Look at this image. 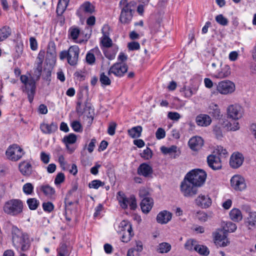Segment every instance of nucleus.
Wrapping results in <instances>:
<instances>
[{
    "label": "nucleus",
    "instance_id": "1",
    "mask_svg": "<svg viewBox=\"0 0 256 256\" xmlns=\"http://www.w3.org/2000/svg\"><path fill=\"white\" fill-rule=\"evenodd\" d=\"M12 243L17 251L26 252L29 250L30 243L28 235L16 226L12 228Z\"/></svg>",
    "mask_w": 256,
    "mask_h": 256
},
{
    "label": "nucleus",
    "instance_id": "2",
    "mask_svg": "<svg viewBox=\"0 0 256 256\" xmlns=\"http://www.w3.org/2000/svg\"><path fill=\"white\" fill-rule=\"evenodd\" d=\"M136 2L134 1L128 2V0H121L120 6L121 8V12L120 16V21L123 24H129L133 17L135 12Z\"/></svg>",
    "mask_w": 256,
    "mask_h": 256
},
{
    "label": "nucleus",
    "instance_id": "3",
    "mask_svg": "<svg viewBox=\"0 0 256 256\" xmlns=\"http://www.w3.org/2000/svg\"><path fill=\"white\" fill-rule=\"evenodd\" d=\"M24 203L20 199H12L6 202L3 206V210L6 214L14 216L22 213Z\"/></svg>",
    "mask_w": 256,
    "mask_h": 256
},
{
    "label": "nucleus",
    "instance_id": "4",
    "mask_svg": "<svg viewBox=\"0 0 256 256\" xmlns=\"http://www.w3.org/2000/svg\"><path fill=\"white\" fill-rule=\"evenodd\" d=\"M20 80L24 84V86L22 87V92L27 94L28 101L32 103L36 94V81L34 78L28 77L26 75H22Z\"/></svg>",
    "mask_w": 256,
    "mask_h": 256
},
{
    "label": "nucleus",
    "instance_id": "5",
    "mask_svg": "<svg viewBox=\"0 0 256 256\" xmlns=\"http://www.w3.org/2000/svg\"><path fill=\"white\" fill-rule=\"evenodd\" d=\"M206 174L201 169H194L190 170L185 176L192 183L197 187L202 186L206 180Z\"/></svg>",
    "mask_w": 256,
    "mask_h": 256
},
{
    "label": "nucleus",
    "instance_id": "6",
    "mask_svg": "<svg viewBox=\"0 0 256 256\" xmlns=\"http://www.w3.org/2000/svg\"><path fill=\"white\" fill-rule=\"evenodd\" d=\"M80 49L78 46L74 45L69 48L68 50L62 51L60 54V58L64 60L66 58L70 66L76 65L78 61Z\"/></svg>",
    "mask_w": 256,
    "mask_h": 256
},
{
    "label": "nucleus",
    "instance_id": "7",
    "mask_svg": "<svg viewBox=\"0 0 256 256\" xmlns=\"http://www.w3.org/2000/svg\"><path fill=\"white\" fill-rule=\"evenodd\" d=\"M198 187L192 183L188 179L184 177L180 186L182 194L184 197L192 198L198 194Z\"/></svg>",
    "mask_w": 256,
    "mask_h": 256
},
{
    "label": "nucleus",
    "instance_id": "8",
    "mask_svg": "<svg viewBox=\"0 0 256 256\" xmlns=\"http://www.w3.org/2000/svg\"><path fill=\"white\" fill-rule=\"evenodd\" d=\"M118 231L122 234V241L124 242L130 241L134 234L132 224L130 222L126 220L120 222Z\"/></svg>",
    "mask_w": 256,
    "mask_h": 256
},
{
    "label": "nucleus",
    "instance_id": "9",
    "mask_svg": "<svg viewBox=\"0 0 256 256\" xmlns=\"http://www.w3.org/2000/svg\"><path fill=\"white\" fill-rule=\"evenodd\" d=\"M8 158L12 161L20 160L24 154L23 150L16 144L10 146L6 151Z\"/></svg>",
    "mask_w": 256,
    "mask_h": 256
},
{
    "label": "nucleus",
    "instance_id": "10",
    "mask_svg": "<svg viewBox=\"0 0 256 256\" xmlns=\"http://www.w3.org/2000/svg\"><path fill=\"white\" fill-rule=\"evenodd\" d=\"M217 90L221 94H232L235 90V84L228 80H222L217 85Z\"/></svg>",
    "mask_w": 256,
    "mask_h": 256
},
{
    "label": "nucleus",
    "instance_id": "11",
    "mask_svg": "<svg viewBox=\"0 0 256 256\" xmlns=\"http://www.w3.org/2000/svg\"><path fill=\"white\" fill-rule=\"evenodd\" d=\"M128 66L122 62H116L110 68L108 74H112L116 76H122L127 72Z\"/></svg>",
    "mask_w": 256,
    "mask_h": 256
},
{
    "label": "nucleus",
    "instance_id": "12",
    "mask_svg": "<svg viewBox=\"0 0 256 256\" xmlns=\"http://www.w3.org/2000/svg\"><path fill=\"white\" fill-rule=\"evenodd\" d=\"M232 186L236 190H242L246 188L244 178L240 175L233 176L230 180Z\"/></svg>",
    "mask_w": 256,
    "mask_h": 256
},
{
    "label": "nucleus",
    "instance_id": "13",
    "mask_svg": "<svg viewBox=\"0 0 256 256\" xmlns=\"http://www.w3.org/2000/svg\"><path fill=\"white\" fill-rule=\"evenodd\" d=\"M227 112L228 116L234 120L241 118L242 115V107L237 104L230 106L227 108Z\"/></svg>",
    "mask_w": 256,
    "mask_h": 256
},
{
    "label": "nucleus",
    "instance_id": "14",
    "mask_svg": "<svg viewBox=\"0 0 256 256\" xmlns=\"http://www.w3.org/2000/svg\"><path fill=\"white\" fill-rule=\"evenodd\" d=\"M214 152L208 156L207 162L209 167L214 170H218L222 168V162L220 156L214 154Z\"/></svg>",
    "mask_w": 256,
    "mask_h": 256
},
{
    "label": "nucleus",
    "instance_id": "15",
    "mask_svg": "<svg viewBox=\"0 0 256 256\" xmlns=\"http://www.w3.org/2000/svg\"><path fill=\"white\" fill-rule=\"evenodd\" d=\"M197 206L204 208H208L212 204V200L208 195L200 194L195 200Z\"/></svg>",
    "mask_w": 256,
    "mask_h": 256
},
{
    "label": "nucleus",
    "instance_id": "16",
    "mask_svg": "<svg viewBox=\"0 0 256 256\" xmlns=\"http://www.w3.org/2000/svg\"><path fill=\"white\" fill-rule=\"evenodd\" d=\"M76 138H77L75 134H70L68 135L64 136L62 139V142L66 144V148L70 154L72 153L76 148L70 145L74 144L76 141Z\"/></svg>",
    "mask_w": 256,
    "mask_h": 256
},
{
    "label": "nucleus",
    "instance_id": "17",
    "mask_svg": "<svg viewBox=\"0 0 256 256\" xmlns=\"http://www.w3.org/2000/svg\"><path fill=\"white\" fill-rule=\"evenodd\" d=\"M204 144V140L200 136H196L192 138L188 141L190 148L194 151L200 150Z\"/></svg>",
    "mask_w": 256,
    "mask_h": 256
},
{
    "label": "nucleus",
    "instance_id": "18",
    "mask_svg": "<svg viewBox=\"0 0 256 256\" xmlns=\"http://www.w3.org/2000/svg\"><path fill=\"white\" fill-rule=\"evenodd\" d=\"M137 172L138 174L147 178L152 174L153 170L150 166L146 163H142L138 168Z\"/></svg>",
    "mask_w": 256,
    "mask_h": 256
},
{
    "label": "nucleus",
    "instance_id": "19",
    "mask_svg": "<svg viewBox=\"0 0 256 256\" xmlns=\"http://www.w3.org/2000/svg\"><path fill=\"white\" fill-rule=\"evenodd\" d=\"M244 158L240 153L234 154L230 157V166L234 168H238L242 164Z\"/></svg>",
    "mask_w": 256,
    "mask_h": 256
},
{
    "label": "nucleus",
    "instance_id": "20",
    "mask_svg": "<svg viewBox=\"0 0 256 256\" xmlns=\"http://www.w3.org/2000/svg\"><path fill=\"white\" fill-rule=\"evenodd\" d=\"M244 224L250 230L256 228V212H250L244 220Z\"/></svg>",
    "mask_w": 256,
    "mask_h": 256
},
{
    "label": "nucleus",
    "instance_id": "21",
    "mask_svg": "<svg viewBox=\"0 0 256 256\" xmlns=\"http://www.w3.org/2000/svg\"><path fill=\"white\" fill-rule=\"evenodd\" d=\"M172 214L167 211L163 210L160 212L156 216V221L160 224H167L172 219Z\"/></svg>",
    "mask_w": 256,
    "mask_h": 256
},
{
    "label": "nucleus",
    "instance_id": "22",
    "mask_svg": "<svg viewBox=\"0 0 256 256\" xmlns=\"http://www.w3.org/2000/svg\"><path fill=\"white\" fill-rule=\"evenodd\" d=\"M58 128L56 123L52 122L50 124L42 123L40 125V129L45 134H51L57 130Z\"/></svg>",
    "mask_w": 256,
    "mask_h": 256
},
{
    "label": "nucleus",
    "instance_id": "23",
    "mask_svg": "<svg viewBox=\"0 0 256 256\" xmlns=\"http://www.w3.org/2000/svg\"><path fill=\"white\" fill-rule=\"evenodd\" d=\"M222 128L228 130L236 131L240 129L239 123L236 121L228 122V120H222L220 122Z\"/></svg>",
    "mask_w": 256,
    "mask_h": 256
},
{
    "label": "nucleus",
    "instance_id": "24",
    "mask_svg": "<svg viewBox=\"0 0 256 256\" xmlns=\"http://www.w3.org/2000/svg\"><path fill=\"white\" fill-rule=\"evenodd\" d=\"M196 121L198 126H206L210 124L212 120L209 116L201 114L196 117Z\"/></svg>",
    "mask_w": 256,
    "mask_h": 256
},
{
    "label": "nucleus",
    "instance_id": "25",
    "mask_svg": "<svg viewBox=\"0 0 256 256\" xmlns=\"http://www.w3.org/2000/svg\"><path fill=\"white\" fill-rule=\"evenodd\" d=\"M214 240L216 244L220 246H226L230 243L227 238L224 234H222L219 232L215 234Z\"/></svg>",
    "mask_w": 256,
    "mask_h": 256
},
{
    "label": "nucleus",
    "instance_id": "26",
    "mask_svg": "<svg viewBox=\"0 0 256 256\" xmlns=\"http://www.w3.org/2000/svg\"><path fill=\"white\" fill-rule=\"evenodd\" d=\"M220 70H218L214 74V76L218 78H223L228 76L230 74V68L226 64L222 66Z\"/></svg>",
    "mask_w": 256,
    "mask_h": 256
},
{
    "label": "nucleus",
    "instance_id": "27",
    "mask_svg": "<svg viewBox=\"0 0 256 256\" xmlns=\"http://www.w3.org/2000/svg\"><path fill=\"white\" fill-rule=\"evenodd\" d=\"M153 200L151 198H144L142 200L140 207L144 213H148L152 209Z\"/></svg>",
    "mask_w": 256,
    "mask_h": 256
},
{
    "label": "nucleus",
    "instance_id": "28",
    "mask_svg": "<svg viewBox=\"0 0 256 256\" xmlns=\"http://www.w3.org/2000/svg\"><path fill=\"white\" fill-rule=\"evenodd\" d=\"M79 10L88 14H91L95 12L94 6L90 2H85L80 6Z\"/></svg>",
    "mask_w": 256,
    "mask_h": 256
},
{
    "label": "nucleus",
    "instance_id": "29",
    "mask_svg": "<svg viewBox=\"0 0 256 256\" xmlns=\"http://www.w3.org/2000/svg\"><path fill=\"white\" fill-rule=\"evenodd\" d=\"M40 190L48 198H52L55 194V190L48 184H42L39 187Z\"/></svg>",
    "mask_w": 256,
    "mask_h": 256
},
{
    "label": "nucleus",
    "instance_id": "30",
    "mask_svg": "<svg viewBox=\"0 0 256 256\" xmlns=\"http://www.w3.org/2000/svg\"><path fill=\"white\" fill-rule=\"evenodd\" d=\"M19 168L21 173L26 176H29L32 172V165L28 163L24 162L19 164Z\"/></svg>",
    "mask_w": 256,
    "mask_h": 256
},
{
    "label": "nucleus",
    "instance_id": "31",
    "mask_svg": "<svg viewBox=\"0 0 256 256\" xmlns=\"http://www.w3.org/2000/svg\"><path fill=\"white\" fill-rule=\"evenodd\" d=\"M118 199L120 206L122 208L126 209L128 208L129 205L130 198H126L122 192H118Z\"/></svg>",
    "mask_w": 256,
    "mask_h": 256
},
{
    "label": "nucleus",
    "instance_id": "32",
    "mask_svg": "<svg viewBox=\"0 0 256 256\" xmlns=\"http://www.w3.org/2000/svg\"><path fill=\"white\" fill-rule=\"evenodd\" d=\"M230 217L232 220L235 222H238L242 218L240 210L238 208H233L230 212Z\"/></svg>",
    "mask_w": 256,
    "mask_h": 256
},
{
    "label": "nucleus",
    "instance_id": "33",
    "mask_svg": "<svg viewBox=\"0 0 256 256\" xmlns=\"http://www.w3.org/2000/svg\"><path fill=\"white\" fill-rule=\"evenodd\" d=\"M70 0H59L57 8H56V13L58 15L61 16L64 12L65 10H66Z\"/></svg>",
    "mask_w": 256,
    "mask_h": 256
},
{
    "label": "nucleus",
    "instance_id": "34",
    "mask_svg": "<svg viewBox=\"0 0 256 256\" xmlns=\"http://www.w3.org/2000/svg\"><path fill=\"white\" fill-rule=\"evenodd\" d=\"M142 127L141 126H136L128 130V135L132 138H138L140 136L142 132Z\"/></svg>",
    "mask_w": 256,
    "mask_h": 256
},
{
    "label": "nucleus",
    "instance_id": "35",
    "mask_svg": "<svg viewBox=\"0 0 256 256\" xmlns=\"http://www.w3.org/2000/svg\"><path fill=\"white\" fill-rule=\"evenodd\" d=\"M11 33V28L8 26H4L0 28V42L6 39Z\"/></svg>",
    "mask_w": 256,
    "mask_h": 256
},
{
    "label": "nucleus",
    "instance_id": "36",
    "mask_svg": "<svg viewBox=\"0 0 256 256\" xmlns=\"http://www.w3.org/2000/svg\"><path fill=\"white\" fill-rule=\"evenodd\" d=\"M87 111H88V114L86 115L88 119V123L91 124L94 119V110L92 108L91 104L88 102H85V107L84 108V112L86 113Z\"/></svg>",
    "mask_w": 256,
    "mask_h": 256
},
{
    "label": "nucleus",
    "instance_id": "37",
    "mask_svg": "<svg viewBox=\"0 0 256 256\" xmlns=\"http://www.w3.org/2000/svg\"><path fill=\"white\" fill-rule=\"evenodd\" d=\"M171 245L168 242H162L158 246L157 251L160 253H167L171 250Z\"/></svg>",
    "mask_w": 256,
    "mask_h": 256
},
{
    "label": "nucleus",
    "instance_id": "38",
    "mask_svg": "<svg viewBox=\"0 0 256 256\" xmlns=\"http://www.w3.org/2000/svg\"><path fill=\"white\" fill-rule=\"evenodd\" d=\"M27 204L30 210H36L40 204V202L36 198H30L26 200Z\"/></svg>",
    "mask_w": 256,
    "mask_h": 256
},
{
    "label": "nucleus",
    "instance_id": "39",
    "mask_svg": "<svg viewBox=\"0 0 256 256\" xmlns=\"http://www.w3.org/2000/svg\"><path fill=\"white\" fill-rule=\"evenodd\" d=\"M194 250L198 252L200 254L207 256L209 254L210 251L208 248L205 246L197 244L194 246Z\"/></svg>",
    "mask_w": 256,
    "mask_h": 256
},
{
    "label": "nucleus",
    "instance_id": "40",
    "mask_svg": "<svg viewBox=\"0 0 256 256\" xmlns=\"http://www.w3.org/2000/svg\"><path fill=\"white\" fill-rule=\"evenodd\" d=\"M210 108L212 110V111L210 112V113L212 114L216 118H219L220 116V112L218 106L212 104L210 106Z\"/></svg>",
    "mask_w": 256,
    "mask_h": 256
},
{
    "label": "nucleus",
    "instance_id": "41",
    "mask_svg": "<svg viewBox=\"0 0 256 256\" xmlns=\"http://www.w3.org/2000/svg\"><path fill=\"white\" fill-rule=\"evenodd\" d=\"M69 34L74 40H76L80 34V30L77 27H71L68 30Z\"/></svg>",
    "mask_w": 256,
    "mask_h": 256
},
{
    "label": "nucleus",
    "instance_id": "42",
    "mask_svg": "<svg viewBox=\"0 0 256 256\" xmlns=\"http://www.w3.org/2000/svg\"><path fill=\"white\" fill-rule=\"evenodd\" d=\"M100 82L102 86H110L111 84V80L108 76H106L104 72H102L100 74Z\"/></svg>",
    "mask_w": 256,
    "mask_h": 256
},
{
    "label": "nucleus",
    "instance_id": "43",
    "mask_svg": "<svg viewBox=\"0 0 256 256\" xmlns=\"http://www.w3.org/2000/svg\"><path fill=\"white\" fill-rule=\"evenodd\" d=\"M160 150L164 154H174L176 152L177 146H172L170 148L162 146Z\"/></svg>",
    "mask_w": 256,
    "mask_h": 256
},
{
    "label": "nucleus",
    "instance_id": "44",
    "mask_svg": "<svg viewBox=\"0 0 256 256\" xmlns=\"http://www.w3.org/2000/svg\"><path fill=\"white\" fill-rule=\"evenodd\" d=\"M47 53L52 56H54L56 55V46L52 41L48 42L47 48Z\"/></svg>",
    "mask_w": 256,
    "mask_h": 256
},
{
    "label": "nucleus",
    "instance_id": "45",
    "mask_svg": "<svg viewBox=\"0 0 256 256\" xmlns=\"http://www.w3.org/2000/svg\"><path fill=\"white\" fill-rule=\"evenodd\" d=\"M104 185V182H102L99 180H95L89 183L88 187L90 188L98 189L100 187Z\"/></svg>",
    "mask_w": 256,
    "mask_h": 256
},
{
    "label": "nucleus",
    "instance_id": "46",
    "mask_svg": "<svg viewBox=\"0 0 256 256\" xmlns=\"http://www.w3.org/2000/svg\"><path fill=\"white\" fill-rule=\"evenodd\" d=\"M104 34V36L101 40L102 46L106 48H110L112 46V40L105 33Z\"/></svg>",
    "mask_w": 256,
    "mask_h": 256
},
{
    "label": "nucleus",
    "instance_id": "47",
    "mask_svg": "<svg viewBox=\"0 0 256 256\" xmlns=\"http://www.w3.org/2000/svg\"><path fill=\"white\" fill-rule=\"evenodd\" d=\"M216 20L218 24L222 26H227L228 22V20L222 14L216 16Z\"/></svg>",
    "mask_w": 256,
    "mask_h": 256
},
{
    "label": "nucleus",
    "instance_id": "48",
    "mask_svg": "<svg viewBox=\"0 0 256 256\" xmlns=\"http://www.w3.org/2000/svg\"><path fill=\"white\" fill-rule=\"evenodd\" d=\"M22 190L26 194H31L34 190V186L31 183H26L22 187Z\"/></svg>",
    "mask_w": 256,
    "mask_h": 256
},
{
    "label": "nucleus",
    "instance_id": "49",
    "mask_svg": "<svg viewBox=\"0 0 256 256\" xmlns=\"http://www.w3.org/2000/svg\"><path fill=\"white\" fill-rule=\"evenodd\" d=\"M197 242L194 239H190L186 241L184 244L185 248L189 250H192L193 247L194 248L196 245H197Z\"/></svg>",
    "mask_w": 256,
    "mask_h": 256
},
{
    "label": "nucleus",
    "instance_id": "50",
    "mask_svg": "<svg viewBox=\"0 0 256 256\" xmlns=\"http://www.w3.org/2000/svg\"><path fill=\"white\" fill-rule=\"evenodd\" d=\"M152 151L148 148H146L145 149L142 154H140V156L145 160L150 159L152 157Z\"/></svg>",
    "mask_w": 256,
    "mask_h": 256
},
{
    "label": "nucleus",
    "instance_id": "51",
    "mask_svg": "<svg viewBox=\"0 0 256 256\" xmlns=\"http://www.w3.org/2000/svg\"><path fill=\"white\" fill-rule=\"evenodd\" d=\"M71 126L76 132H81L82 130V125L78 121L72 122L71 124Z\"/></svg>",
    "mask_w": 256,
    "mask_h": 256
},
{
    "label": "nucleus",
    "instance_id": "52",
    "mask_svg": "<svg viewBox=\"0 0 256 256\" xmlns=\"http://www.w3.org/2000/svg\"><path fill=\"white\" fill-rule=\"evenodd\" d=\"M105 56L110 60H112L116 56V52L114 50H103Z\"/></svg>",
    "mask_w": 256,
    "mask_h": 256
},
{
    "label": "nucleus",
    "instance_id": "53",
    "mask_svg": "<svg viewBox=\"0 0 256 256\" xmlns=\"http://www.w3.org/2000/svg\"><path fill=\"white\" fill-rule=\"evenodd\" d=\"M196 216L199 220L202 222H205L208 219V214L204 212H198Z\"/></svg>",
    "mask_w": 256,
    "mask_h": 256
},
{
    "label": "nucleus",
    "instance_id": "54",
    "mask_svg": "<svg viewBox=\"0 0 256 256\" xmlns=\"http://www.w3.org/2000/svg\"><path fill=\"white\" fill-rule=\"evenodd\" d=\"M42 208L45 212H50L53 210L54 206L51 202H44Z\"/></svg>",
    "mask_w": 256,
    "mask_h": 256
},
{
    "label": "nucleus",
    "instance_id": "55",
    "mask_svg": "<svg viewBox=\"0 0 256 256\" xmlns=\"http://www.w3.org/2000/svg\"><path fill=\"white\" fill-rule=\"evenodd\" d=\"M65 179L64 175L62 172H59L56 175L55 180H54V184L56 185L60 184L62 183Z\"/></svg>",
    "mask_w": 256,
    "mask_h": 256
},
{
    "label": "nucleus",
    "instance_id": "56",
    "mask_svg": "<svg viewBox=\"0 0 256 256\" xmlns=\"http://www.w3.org/2000/svg\"><path fill=\"white\" fill-rule=\"evenodd\" d=\"M128 48L130 50H135L140 48V45L138 42H132L128 43Z\"/></svg>",
    "mask_w": 256,
    "mask_h": 256
},
{
    "label": "nucleus",
    "instance_id": "57",
    "mask_svg": "<svg viewBox=\"0 0 256 256\" xmlns=\"http://www.w3.org/2000/svg\"><path fill=\"white\" fill-rule=\"evenodd\" d=\"M42 60H40V62L38 64L37 68L34 71V75L36 77V80H38L42 74Z\"/></svg>",
    "mask_w": 256,
    "mask_h": 256
},
{
    "label": "nucleus",
    "instance_id": "58",
    "mask_svg": "<svg viewBox=\"0 0 256 256\" xmlns=\"http://www.w3.org/2000/svg\"><path fill=\"white\" fill-rule=\"evenodd\" d=\"M166 136V132L162 128H158L156 132V136L157 139L160 140Z\"/></svg>",
    "mask_w": 256,
    "mask_h": 256
},
{
    "label": "nucleus",
    "instance_id": "59",
    "mask_svg": "<svg viewBox=\"0 0 256 256\" xmlns=\"http://www.w3.org/2000/svg\"><path fill=\"white\" fill-rule=\"evenodd\" d=\"M226 228H227L226 230L230 232H232L236 230L237 226L236 224L230 222L226 224Z\"/></svg>",
    "mask_w": 256,
    "mask_h": 256
},
{
    "label": "nucleus",
    "instance_id": "60",
    "mask_svg": "<svg viewBox=\"0 0 256 256\" xmlns=\"http://www.w3.org/2000/svg\"><path fill=\"white\" fill-rule=\"evenodd\" d=\"M168 118L173 120H178L180 118V114L177 112H169L168 114Z\"/></svg>",
    "mask_w": 256,
    "mask_h": 256
},
{
    "label": "nucleus",
    "instance_id": "61",
    "mask_svg": "<svg viewBox=\"0 0 256 256\" xmlns=\"http://www.w3.org/2000/svg\"><path fill=\"white\" fill-rule=\"evenodd\" d=\"M129 206L132 210H135L136 208V202L135 196L134 195H132L130 197L129 200Z\"/></svg>",
    "mask_w": 256,
    "mask_h": 256
},
{
    "label": "nucleus",
    "instance_id": "62",
    "mask_svg": "<svg viewBox=\"0 0 256 256\" xmlns=\"http://www.w3.org/2000/svg\"><path fill=\"white\" fill-rule=\"evenodd\" d=\"M116 126V122H112L110 124L108 129V133L110 136H113L114 134Z\"/></svg>",
    "mask_w": 256,
    "mask_h": 256
},
{
    "label": "nucleus",
    "instance_id": "63",
    "mask_svg": "<svg viewBox=\"0 0 256 256\" xmlns=\"http://www.w3.org/2000/svg\"><path fill=\"white\" fill-rule=\"evenodd\" d=\"M57 256H68L66 252V248L64 245L62 246L57 250Z\"/></svg>",
    "mask_w": 256,
    "mask_h": 256
},
{
    "label": "nucleus",
    "instance_id": "64",
    "mask_svg": "<svg viewBox=\"0 0 256 256\" xmlns=\"http://www.w3.org/2000/svg\"><path fill=\"white\" fill-rule=\"evenodd\" d=\"M86 60L88 64H93L96 60L94 54L92 53H88L86 56Z\"/></svg>",
    "mask_w": 256,
    "mask_h": 256
}]
</instances>
